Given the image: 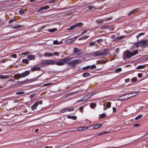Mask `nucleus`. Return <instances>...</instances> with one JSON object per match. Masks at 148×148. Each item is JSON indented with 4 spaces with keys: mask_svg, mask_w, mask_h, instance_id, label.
I'll list each match as a JSON object with an SVG mask.
<instances>
[{
    "mask_svg": "<svg viewBox=\"0 0 148 148\" xmlns=\"http://www.w3.org/2000/svg\"><path fill=\"white\" fill-rule=\"evenodd\" d=\"M41 75L40 74L37 77H36L35 78L31 79H27L26 80H25V81H21V82H19L18 83V85H20L21 84H24L26 82H32L34 81H37L38 78L40 76H41Z\"/></svg>",
    "mask_w": 148,
    "mask_h": 148,
    "instance_id": "obj_1",
    "label": "nucleus"
},
{
    "mask_svg": "<svg viewBox=\"0 0 148 148\" xmlns=\"http://www.w3.org/2000/svg\"><path fill=\"white\" fill-rule=\"evenodd\" d=\"M39 64L41 67L50 65V60H42L40 62Z\"/></svg>",
    "mask_w": 148,
    "mask_h": 148,
    "instance_id": "obj_2",
    "label": "nucleus"
},
{
    "mask_svg": "<svg viewBox=\"0 0 148 148\" xmlns=\"http://www.w3.org/2000/svg\"><path fill=\"white\" fill-rule=\"evenodd\" d=\"M30 72L31 71L30 70L25 71L20 74H18L17 75V77L18 78H20L24 77L29 75Z\"/></svg>",
    "mask_w": 148,
    "mask_h": 148,
    "instance_id": "obj_3",
    "label": "nucleus"
},
{
    "mask_svg": "<svg viewBox=\"0 0 148 148\" xmlns=\"http://www.w3.org/2000/svg\"><path fill=\"white\" fill-rule=\"evenodd\" d=\"M42 101H37L31 106V108L33 110L36 109V107L38 105L41 104L42 103Z\"/></svg>",
    "mask_w": 148,
    "mask_h": 148,
    "instance_id": "obj_4",
    "label": "nucleus"
},
{
    "mask_svg": "<svg viewBox=\"0 0 148 148\" xmlns=\"http://www.w3.org/2000/svg\"><path fill=\"white\" fill-rule=\"evenodd\" d=\"M148 45V40H145L140 41V47H144Z\"/></svg>",
    "mask_w": 148,
    "mask_h": 148,
    "instance_id": "obj_5",
    "label": "nucleus"
},
{
    "mask_svg": "<svg viewBox=\"0 0 148 148\" xmlns=\"http://www.w3.org/2000/svg\"><path fill=\"white\" fill-rule=\"evenodd\" d=\"M100 51L101 56H107L109 53V50L108 49H104L103 50H100Z\"/></svg>",
    "mask_w": 148,
    "mask_h": 148,
    "instance_id": "obj_6",
    "label": "nucleus"
},
{
    "mask_svg": "<svg viewBox=\"0 0 148 148\" xmlns=\"http://www.w3.org/2000/svg\"><path fill=\"white\" fill-rule=\"evenodd\" d=\"M138 94V92H132L128 93L125 95V96L127 95L128 96L127 98L132 97L136 96V95Z\"/></svg>",
    "mask_w": 148,
    "mask_h": 148,
    "instance_id": "obj_7",
    "label": "nucleus"
},
{
    "mask_svg": "<svg viewBox=\"0 0 148 148\" xmlns=\"http://www.w3.org/2000/svg\"><path fill=\"white\" fill-rule=\"evenodd\" d=\"M80 49H78L77 48L75 47L74 49V52L76 53L77 55H80L81 54Z\"/></svg>",
    "mask_w": 148,
    "mask_h": 148,
    "instance_id": "obj_8",
    "label": "nucleus"
},
{
    "mask_svg": "<svg viewBox=\"0 0 148 148\" xmlns=\"http://www.w3.org/2000/svg\"><path fill=\"white\" fill-rule=\"evenodd\" d=\"M64 64L62 59H59L58 60V65L62 66Z\"/></svg>",
    "mask_w": 148,
    "mask_h": 148,
    "instance_id": "obj_9",
    "label": "nucleus"
},
{
    "mask_svg": "<svg viewBox=\"0 0 148 148\" xmlns=\"http://www.w3.org/2000/svg\"><path fill=\"white\" fill-rule=\"evenodd\" d=\"M94 56H101L100 50L95 52L93 55Z\"/></svg>",
    "mask_w": 148,
    "mask_h": 148,
    "instance_id": "obj_10",
    "label": "nucleus"
},
{
    "mask_svg": "<svg viewBox=\"0 0 148 148\" xmlns=\"http://www.w3.org/2000/svg\"><path fill=\"white\" fill-rule=\"evenodd\" d=\"M50 65H58V61L50 60Z\"/></svg>",
    "mask_w": 148,
    "mask_h": 148,
    "instance_id": "obj_11",
    "label": "nucleus"
},
{
    "mask_svg": "<svg viewBox=\"0 0 148 148\" xmlns=\"http://www.w3.org/2000/svg\"><path fill=\"white\" fill-rule=\"evenodd\" d=\"M71 59H72V58H68L64 59H63L62 60H63L64 63V64L65 63V62H70L71 60Z\"/></svg>",
    "mask_w": 148,
    "mask_h": 148,
    "instance_id": "obj_12",
    "label": "nucleus"
},
{
    "mask_svg": "<svg viewBox=\"0 0 148 148\" xmlns=\"http://www.w3.org/2000/svg\"><path fill=\"white\" fill-rule=\"evenodd\" d=\"M46 12V11L42 9L41 7L39 8L37 11V12L40 14L45 13Z\"/></svg>",
    "mask_w": 148,
    "mask_h": 148,
    "instance_id": "obj_13",
    "label": "nucleus"
},
{
    "mask_svg": "<svg viewBox=\"0 0 148 148\" xmlns=\"http://www.w3.org/2000/svg\"><path fill=\"white\" fill-rule=\"evenodd\" d=\"M27 58L30 60H34L35 57L34 55H29L27 56Z\"/></svg>",
    "mask_w": 148,
    "mask_h": 148,
    "instance_id": "obj_14",
    "label": "nucleus"
},
{
    "mask_svg": "<svg viewBox=\"0 0 148 148\" xmlns=\"http://www.w3.org/2000/svg\"><path fill=\"white\" fill-rule=\"evenodd\" d=\"M31 70L32 71H34L38 70H41V69L39 67H34L32 68Z\"/></svg>",
    "mask_w": 148,
    "mask_h": 148,
    "instance_id": "obj_15",
    "label": "nucleus"
},
{
    "mask_svg": "<svg viewBox=\"0 0 148 148\" xmlns=\"http://www.w3.org/2000/svg\"><path fill=\"white\" fill-rule=\"evenodd\" d=\"M111 25H103L101 26V29H109L111 28Z\"/></svg>",
    "mask_w": 148,
    "mask_h": 148,
    "instance_id": "obj_16",
    "label": "nucleus"
},
{
    "mask_svg": "<svg viewBox=\"0 0 148 148\" xmlns=\"http://www.w3.org/2000/svg\"><path fill=\"white\" fill-rule=\"evenodd\" d=\"M67 118L69 119H71L73 120H75L77 119V116H70L68 115L67 116Z\"/></svg>",
    "mask_w": 148,
    "mask_h": 148,
    "instance_id": "obj_17",
    "label": "nucleus"
},
{
    "mask_svg": "<svg viewBox=\"0 0 148 148\" xmlns=\"http://www.w3.org/2000/svg\"><path fill=\"white\" fill-rule=\"evenodd\" d=\"M132 56H133L132 53L129 51L127 53V58H130Z\"/></svg>",
    "mask_w": 148,
    "mask_h": 148,
    "instance_id": "obj_18",
    "label": "nucleus"
},
{
    "mask_svg": "<svg viewBox=\"0 0 148 148\" xmlns=\"http://www.w3.org/2000/svg\"><path fill=\"white\" fill-rule=\"evenodd\" d=\"M21 27V25L17 24L14 25L12 26V28L14 29H18L20 28Z\"/></svg>",
    "mask_w": 148,
    "mask_h": 148,
    "instance_id": "obj_19",
    "label": "nucleus"
},
{
    "mask_svg": "<svg viewBox=\"0 0 148 148\" xmlns=\"http://www.w3.org/2000/svg\"><path fill=\"white\" fill-rule=\"evenodd\" d=\"M125 37V35L120 36L119 37H116L114 39V40L115 41L124 38Z\"/></svg>",
    "mask_w": 148,
    "mask_h": 148,
    "instance_id": "obj_20",
    "label": "nucleus"
},
{
    "mask_svg": "<svg viewBox=\"0 0 148 148\" xmlns=\"http://www.w3.org/2000/svg\"><path fill=\"white\" fill-rule=\"evenodd\" d=\"M76 28L78 27H80L82 26V23L81 22L77 23L75 24Z\"/></svg>",
    "mask_w": 148,
    "mask_h": 148,
    "instance_id": "obj_21",
    "label": "nucleus"
},
{
    "mask_svg": "<svg viewBox=\"0 0 148 148\" xmlns=\"http://www.w3.org/2000/svg\"><path fill=\"white\" fill-rule=\"evenodd\" d=\"M102 126V124L100 123L99 124L96 125L94 126L93 127L94 129H97L99 128V127H101Z\"/></svg>",
    "mask_w": 148,
    "mask_h": 148,
    "instance_id": "obj_22",
    "label": "nucleus"
},
{
    "mask_svg": "<svg viewBox=\"0 0 148 148\" xmlns=\"http://www.w3.org/2000/svg\"><path fill=\"white\" fill-rule=\"evenodd\" d=\"M44 56L48 57H51L53 56V54L51 53H45L44 54Z\"/></svg>",
    "mask_w": 148,
    "mask_h": 148,
    "instance_id": "obj_23",
    "label": "nucleus"
},
{
    "mask_svg": "<svg viewBox=\"0 0 148 148\" xmlns=\"http://www.w3.org/2000/svg\"><path fill=\"white\" fill-rule=\"evenodd\" d=\"M90 75V74L88 72H85L84 73L82 74V76L83 77H86L89 76Z\"/></svg>",
    "mask_w": 148,
    "mask_h": 148,
    "instance_id": "obj_24",
    "label": "nucleus"
},
{
    "mask_svg": "<svg viewBox=\"0 0 148 148\" xmlns=\"http://www.w3.org/2000/svg\"><path fill=\"white\" fill-rule=\"evenodd\" d=\"M136 10L135 9L132 10V11L130 12L127 15L129 16H130L135 12L136 11Z\"/></svg>",
    "mask_w": 148,
    "mask_h": 148,
    "instance_id": "obj_25",
    "label": "nucleus"
},
{
    "mask_svg": "<svg viewBox=\"0 0 148 148\" xmlns=\"http://www.w3.org/2000/svg\"><path fill=\"white\" fill-rule=\"evenodd\" d=\"M124 96H120L119 97V100L121 101H123L128 99V98H127V97L126 98H125L124 97Z\"/></svg>",
    "mask_w": 148,
    "mask_h": 148,
    "instance_id": "obj_26",
    "label": "nucleus"
},
{
    "mask_svg": "<svg viewBox=\"0 0 148 148\" xmlns=\"http://www.w3.org/2000/svg\"><path fill=\"white\" fill-rule=\"evenodd\" d=\"M57 30V29L56 28H53L52 29H48V31L50 32H53Z\"/></svg>",
    "mask_w": 148,
    "mask_h": 148,
    "instance_id": "obj_27",
    "label": "nucleus"
},
{
    "mask_svg": "<svg viewBox=\"0 0 148 148\" xmlns=\"http://www.w3.org/2000/svg\"><path fill=\"white\" fill-rule=\"evenodd\" d=\"M24 91H22L21 90H19L16 91V95H21L24 94Z\"/></svg>",
    "mask_w": 148,
    "mask_h": 148,
    "instance_id": "obj_28",
    "label": "nucleus"
},
{
    "mask_svg": "<svg viewBox=\"0 0 148 148\" xmlns=\"http://www.w3.org/2000/svg\"><path fill=\"white\" fill-rule=\"evenodd\" d=\"M62 42V41H58L57 40H55L53 41V44L54 45H59Z\"/></svg>",
    "mask_w": 148,
    "mask_h": 148,
    "instance_id": "obj_29",
    "label": "nucleus"
},
{
    "mask_svg": "<svg viewBox=\"0 0 148 148\" xmlns=\"http://www.w3.org/2000/svg\"><path fill=\"white\" fill-rule=\"evenodd\" d=\"M22 62L23 63L26 64H28L29 63V61L28 59H23L22 60Z\"/></svg>",
    "mask_w": 148,
    "mask_h": 148,
    "instance_id": "obj_30",
    "label": "nucleus"
},
{
    "mask_svg": "<svg viewBox=\"0 0 148 148\" xmlns=\"http://www.w3.org/2000/svg\"><path fill=\"white\" fill-rule=\"evenodd\" d=\"M8 76L7 75H0V78H1L3 79H4L6 78H8Z\"/></svg>",
    "mask_w": 148,
    "mask_h": 148,
    "instance_id": "obj_31",
    "label": "nucleus"
},
{
    "mask_svg": "<svg viewBox=\"0 0 148 148\" xmlns=\"http://www.w3.org/2000/svg\"><path fill=\"white\" fill-rule=\"evenodd\" d=\"M8 76L7 75H0V78H1L3 79H4L6 78H8Z\"/></svg>",
    "mask_w": 148,
    "mask_h": 148,
    "instance_id": "obj_32",
    "label": "nucleus"
},
{
    "mask_svg": "<svg viewBox=\"0 0 148 148\" xmlns=\"http://www.w3.org/2000/svg\"><path fill=\"white\" fill-rule=\"evenodd\" d=\"M78 38L77 37L75 36L73 38H70L69 39V42H73L75 40Z\"/></svg>",
    "mask_w": 148,
    "mask_h": 148,
    "instance_id": "obj_33",
    "label": "nucleus"
},
{
    "mask_svg": "<svg viewBox=\"0 0 148 148\" xmlns=\"http://www.w3.org/2000/svg\"><path fill=\"white\" fill-rule=\"evenodd\" d=\"M90 107L92 108H94L96 106V104L95 103H91L90 104Z\"/></svg>",
    "mask_w": 148,
    "mask_h": 148,
    "instance_id": "obj_34",
    "label": "nucleus"
},
{
    "mask_svg": "<svg viewBox=\"0 0 148 148\" xmlns=\"http://www.w3.org/2000/svg\"><path fill=\"white\" fill-rule=\"evenodd\" d=\"M88 32V30L87 29H83L82 30V32L81 34V36L84 35V34Z\"/></svg>",
    "mask_w": 148,
    "mask_h": 148,
    "instance_id": "obj_35",
    "label": "nucleus"
},
{
    "mask_svg": "<svg viewBox=\"0 0 148 148\" xmlns=\"http://www.w3.org/2000/svg\"><path fill=\"white\" fill-rule=\"evenodd\" d=\"M69 64L71 66H73L75 65L74 60L70 61L69 63Z\"/></svg>",
    "mask_w": 148,
    "mask_h": 148,
    "instance_id": "obj_36",
    "label": "nucleus"
},
{
    "mask_svg": "<svg viewBox=\"0 0 148 148\" xmlns=\"http://www.w3.org/2000/svg\"><path fill=\"white\" fill-rule=\"evenodd\" d=\"M145 67V66L144 65H139L137 67V69H144Z\"/></svg>",
    "mask_w": 148,
    "mask_h": 148,
    "instance_id": "obj_37",
    "label": "nucleus"
},
{
    "mask_svg": "<svg viewBox=\"0 0 148 148\" xmlns=\"http://www.w3.org/2000/svg\"><path fill=\"white\" fill-rule=\"evenodd\" d=\"M90 69V65H88L86 67H83L82 69L83 70H86Z\"/></svg>",
    "mask_w": 148,
    "mask_h": 148,
    "instance_id": "obj_38",
    "label": "nucleus"
},
{
    "mask_svg": "<svg viewBox=\"0 0 148 148\" xmlns=\"http://www.w3.org/2000/svg\"><path fill=\"white\" fill-rule=\"evenodd\" d=\"M142 116L143 115L140 114V115H138V116L136 117L135 119L136 120H138L141 118L142 117Z\"/></svg>",
    "mask_w": 148,
    "mask_h": 148,
    "instance_id": "obj_39",
    "label": "nucleus"
},
{
    "mask_svg": "<svg viewBox=\"0 0 148 148\" xmlns=\"http://www.w3.org/2000/svg\"><path fill=\"white\" fill-rule=\"evenodd\" d=\"M103 20L101 19H99L97 21V23L99 24H103Z\"/></svg>",
    "mask_w": 148,
    "mask_h": 148,
    "instance_id": "obj_40",
    "label": "nucleus"
},
{
    "mask_svg": "<svg viewBox=\"0 0 148 148\" xmlns=\"http://www.w3.org/2000/svg\"><path fill=\"white\" fill-rule=\"evenodd\" d=\"M74 60L75 65L80 64L81 62V61L80 60Z\"/></svg>",
    "mask_w": 148,
    "mask_h": 148,
    "instance_id": "obj_41",
    "label": "nucleus"
},
{
    "mask_svg": "<svg viewBox=\"0 0 148 148\" xmlns=\"http://www.w3.org/2000/svg\"><path fill=\"white\" fill-rule=\"evenodd\" d=\"M76 28L75 25H73L71 26L69 28H67V29L68 30H73L74 28Z\"/></svg>",
    "mask_w": 148,
    "mask_h": 148,
    "instance_id": "obj_42",
    "label": "nucleus"
},
{
    "mask_svg": "<svg viewBox=\"0 0 148 148\" xmlns=\"http://www.w3.org/2000/svg\"><path fill=\"white\" fill-rule=\"evenodd\" d=\"M145 34V33H140L138 35L136 36V37L138 39L141 36Z\"/></svg>",
    "mask_w": 148,
    "mask_h": 148,
    "instance_id": "obj_43",
    "label": "nucleus"
},
{
    "mask_svg": "<svg viewBox=\"0 0 148 148\" xmlns=\"http://www.w3.org/2000/svg\"><path fill=\"white\" fill-rule=\"evenodd\" d=\"M100 115V118L101 119L103 118L106 116V114L105 113H103L101 114Z\"/></svg>",
    "mask_w": 148,
    "mask_h": 148,
    "instance_id": "obj_44",
    "label": "nucleus"
},
{
    "mask_svg": "<svg viewBox=\"0 0 148 148\" xmlns=\"http://www.w3.org/2000/svg\"><path fill=\"white\" fill-rule=\"evenodd\" d=\"M41 8L43 10H46L49 9V7L48 5H46L44 7H42Z\"/></svg>",
    "mask_w": 148,
    "mask_h": 148,
    "instance_id": "obj_45",
    "label": "nucleus"
},
{
    "mask_svg": "<svg viewBox=\"0 0 148 148\" xmlns=\"http://www.w3.org/2000/svg\"><path fill=\"white\" fill-rule=\"evenodd\" d=\"M16 21V19L15 18L11 19L9 20V24H10L12 23L14 21Z\"/></svg>",
    "mask_w": 148,
    "mask_h": 148,
    "instance_id": "obj_46",
    "label": "nucleus"
},
{
    "mask_svg": "<svg viewBox=\"0 0 148 148\" xmlns=\"http://www.w3.org/2000/svg\"><path fill=\"white\" fill-rule=\"evenodd\" d=\"M106 107L108 108H110L111 106V103L110 102H107L106 103Z\"/></svg>",
    "mask_w": 148,
    "mask_h": 148,
    "instance_id": "obj_47",
    "label": "nucleus"
},
{
    "mask_svg": "<svg viewBox=\"0 0 148 148\" xmlns=\"http://www.w3.org/2000/svg\"><path fill=\"white\" fill-rule=\"evenodd\" d=\"M132 53V55L134 56L137 54L138 53V52L137 50H136L135 51H133Z\"/></svg>",
    "mask_w": 148,
    "mask_h": 148,
    "instance_id": "obj_48",
    "label": "nucleus"
},
{
    "mask_svg": "<svg viewBox=\"0 0 148 148\" xmlns=\"http://www.w3.org/2000/svg\"><path fill=\"white\" fill-rule=\"evenodd\" d=\"M86 101V99H81L79 100H77L76 102V103H78L81 102Z\"/></svg>",
    "mask_w": 148,
    "mask_h": 148,
    "instance_id": "obj_49",
    "label": "nucleus"
},
{
    "mask_svg": "<svg viewBox=\"0 0 148 148\" xmlns=\"http://www.w3.org/2000/svg\"><path fill=\"white\" fill-rule=\"evenodd\" d=\"M87 8H88V9L91 10L93 8H95V7H93L92 6L89 5L87 6Z\"/></svg>",
    "mask_w": 148,
    "mask_h": 148,
    "instance_id": "obj_50",
    "label": "nucleus"
},
{
    "mask_svg": "<svg viewBox=\"0 0 148 148\" xmlns=\"http://www.w3.org/2000/svg\"><path fill=\"white\" fill-rule=\"evenodd\" d=\"M104 40L103 39H99L96 40V41L98 43L102 42H103Z\"/></svg>",
    "mask_w": 148,
    "mask_h": 148,
    "instance_id": "obj_51",
    "label": "nucleus"
},
{
    "mask_svg": "<svg viewBox=\"0 0 148 148\" xmlns=\"http://www.w3.org/2000/svg\"><path fill=\"white\" fill-rule=\"evenodd\" d=\"M29 53L28 51H26L25 52H23L22 53V55H27Z\"/></svg>",
    "mask_w": 148,
    "mask_h": 148,
    "instance_id": "obj_52",
    "label": "nucleus"
},
{
    "mask_svg": "<svg viewBox=\"0 0 148 148\" xmlns=\"http://www.w3.org/2000/svg\"><path fill=\"white\" fill-rule=\"evenodd\" d=\"M135 45L136 47H138L140 46V41L136 42L135 44Z\"/></svg>",
    "mask_w": 148,
    "mask_h": 148,
    "instance_id": "obj_53",
    "label": "nucleus"
},
{
    "mask_svg": "<svg viewBox=\"0 0 148 148\" xmlns=\"http://www.w3.org/2000/svg\"><path fill=\"white\" fill-rule=\"evenodd\" d=\"M96 44V43L95 42H91V43H90L89 45L90 46H92L93 45H95Z\"/></svg>",
    "mask_w": 148,
    "mask_h": 148,
    "instance_id": "obj_54",
    "label": "nucleus"
},
{
    "mask_svg": "<svg viewBox=\"0 0 148 148\" xmlns=\"http://www.w3.org/2000/svg\"><path fill=\"white\" fill-rule=\"evenodd\" d=\"M52 83H47L45 84H44L43 85V86H49L50 84H52Z\"/></svg>",
    "mask_w": 148,
    "mask_h": 148,
    "instance_id": "obj_55",
    "label": "nucleus"
},
{
    "mask_svg": "<svg viewBox=\"0 0 148 148\" xmlns=\"http://www.w3.org/2000/svg\"><path fill=\"white\" fill-rule=\"evenodd\" d=\"M97 64H102L105 63L101 61L100 60H98L97 61Z\"/></svg>",
    "mask_w": 148,
    "mask_h": 148,
    "instance_id": "obj_56",
    "label": "nucleus"
},
{
    "mask_svg": "<svg viewBox=\"0 0 148 148\" xmlns=\"http://www.w3.org/2000/svg\"><path fill=\"white\" fill-rule=\"evenodd\" d=\"M66 108L67 109V110H68V111H69V112L73 111L74 110V109L73 108Z\"/></svg>",
    "mask_w": 148,
    "mask_h": 148,
    "instance_id": "obj_57",
    "label": "nucleus"
},
{
    "mask_svg": "<svg viewBox=\"0 0 148 148\" xmlns=\"http://www.w3.org/2000/svg\"><path fill=\"white\" fill-rule=\"evenodd\" d=\"M96 67V66L94 64H93L91 65H90V69H95Z\"/></svg>",
    "mask_w": 148,
    "mask_h": 148,
    "instance_id": "obj_58",
    "label": "nucleus"
},
{
    "mask_svg": "<svg viewBox=\"0 0 148 148\" xmlns=\"http://www.w3.org/2000/svg\"><path fill=\"white\" fill-rule=\"evenodd\" d=\"M67 111V109L66 108H64L61 110V112L62 113H64L66 112Z\"/></svg>",
    "mask_w": 148,
    "mask_h": 148,
    "instance_id": "obj_59",
    "label": "nucleus"
},
{
    "mask_svg": "<svg viewBox=\"0 0 148 148\" xmlns=\"http://www.w3.org/2000/svg\"><path fill=\"white\" fill-rule=\"evenodd\" d=\"M89 36H84L81 37V38L83 40H85L88 38Z\"/></svg>",
    "mask_w": 148,
    "mask_h": 148,
    "instance_id": "obj_60",
    "label": "nucleus"
},
{
    "mask_svg": "<svg viewBox=\"0 0 148 148\" xmlns=\"http://www.w3.org/2000/svg\"><path fill=\"white\" fill-rule=\"evenodd\" d=\"M137 80V79L136 78H133L131 79V81L132 82H135Z\"/></svg>",
    "mask_w": 148,
    "mask_h": 148,
    "instance_id": "obj_61",
    "label": "nucleus"
},
{
    "mask_svg": "<svg viewBox=\"0 0 148 148\" xmlns=\"http://www.w3.org/2000/svg\"><path fill=\"white\" fill-rule=\"evenodd\" d=\"M121 68L120 67L118 68L116 70V71L117 72H120L121 71Z\"/></svg>",
    "mask_w": 148,
    "mask_h": 148,
    "instance_id": "obj_62",
    "label": "nucleus"
},
{
    "mask_svg": "<svg viewBox=\"0 0 148 148\" xmlns=\"http://www.w3.org/2000/svg\"><path fill=\"white\" fill-rule=\"evenodd\" d=\"M24 12V10L21 9L19 10V13L20 14H23Z\"/></svg>",
    "mask_w": 148,
    "mask_h": 148,
    "instance_id": "obj_63",
    "label": "nucleus"
},
{
    "mask_svg": "<svg viewBox=\"0 0 148 148\" xmlns=\"http://www.w3.org/2000/svg\"><path fill=\"white\" fill-rule=\"evenodd\" d=\"M52 54L53 55L56 56H58L59 55V53L57 52H54Z\"/></svg>",
    "mask_w": 148,
    "mask_h": 148,
    "instance_id": "obj_64",
    "label": "nucleus"
}]
</instances>
